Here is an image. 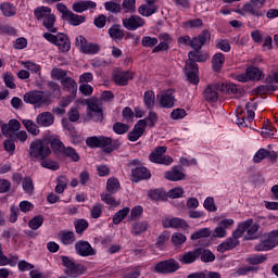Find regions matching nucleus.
Returning <instances> with one entry per match:
<instances>
[{
    "mask_svg": "<svg viewBox=\"0 0 278 278\" xmlns=\"http://www.w3.org/2000/svg\"><path fill=\"white\" fill-rule=\"evenodd\" d=\"M100 198L103 203H106V205H111L112 207H117L118 205V202H116L114 197L110 193H101Z\"/></svg>",
    "mask_w": 278,
    "mask_h": 278,
    "instance_id": "52",
    "label": "nucleus"
},
{
    "mask_svg": "<svg viewBox=\"0 0 278 278\" xmlns=\"http://www.w3.org/2000/svg\"><path fill=\"white\" fill-rule=\"evenodd\" d=\"M243 229H244V227L240 226V228H237L227 240H225L223 243H220L217 247L218 253H226V251H231V250L236 249V247H239L240 238H242Z\"/></svg>",
    "mask_w": 278,
    "mask_h": 278,
    "instance_id": "6",
    "label": "nucleus"
},
{
    "mask_svg": "<svg viewBox=\"0 0 278 278\" xmlns=\"http://www.w3.org/2000/svg\"><path fill=\"white\" fill-rule=\"evenodd\" d=\"M218 225L220 226L222 229L227 231V229L233 228V225H236V220H233L231 218H224L218 223Z\"/></svg>",
    "mask_w": 278,
    "mask_h": 278,
    "instance_id": "64",
    "label": "nucleus"
},
{
    "mask_svg": "<svg viewBox=\"0 0 278 278\" xmlns=\"http://www.w3.org/2000/svg\"><path fill=\"white\" fill-rule=\"evenodd\" d=\"M113 131L118 136H123V134H127L129 131V125L117 122L113 125Z\"/></svg>",
    "mask_w": 278,
    "mask_h": 278,
    "instance_id": "46",
    "label": "nucleus"
},
{
    "mask_svg": "<svg viewBox=\"0 0 278 278\" xmlns=\"http://www.w3.org/2000/svg\"><path fill=\"white\" fill-rule=\"evenodd\" d=\"M169 239L170 233H168L167 231L162 232L156 240V247L159 249H164V245L166 244V242H168Z\"/></svg>",
    "mask_w": 278,
    "mask_h": 278,
    "instance_id": "56",
    "label": "nucleus"
},
{
    "mask_svg": "<svg viewBox=\"0 0 278 278\" xmlns=\"http://www.w3.org/2000/svg\"><path fill=\"white\" fill-rule=\"evenodd\" d=\"M245 262L252 266H257V264H264L266 257L264 254H251L245 258Z\"/></svg>",
    "mask_w": 278,
    "mask_h": 278,
    "instance_id": "36",
    "label": "nucleus"
},
{
    "mask_svg": "<svg viewBox=\"0 0 278 278\" xmlns=\"http://www.w3.org/2000/svg\"><path fill=\"white\" fill-rule=\"evenodd\" d=\"M42 223H45V217H42V215H37L29 220L28 227L36 231L37 229H40V227H42Z\"/></svg>",
    "mask_w": 278,
    "mask_h": 278,
    "instance_id": "45",
    "label": "nucleus"
},
{
    "mask_svg": "<svg viewBox=\"0 0 278 278\" xmlns=\"http://www.w3.org/2000/svg\"><path fill=\"white\" fill-rule=\"evenodd\" d=\"M270 155V152L266 149H260L253 160L256 164H260V162H262V160H266V157H268Z\"/></svg>",
    "mask_w": 278,
    "mask_h": 278,
    "instance_id": "55",
    "label": "nucleus"
},
{
    "mask_svg": "<svg viewBox=\"0 0 278 278\" xmlns=\"http://www.w3.org/2000/svg\"><path fill=\"white\" fill-rule=\"evenodd\" d=\"M200 260L204 263L214 262V260H216V255H214V253H212V251L210 250H204L200 248Z\"/></svg>",
    "mask_w": 278,
    "mask_h": 278,
    "instance_id": "44",
    "label": "nucleus"
},
{
    "mask_svg": "<svg viewBox=\"0 0 278 278\" xmlns=\"http://www.w3.org/2000/svg\"><path fill=\"white\" fill-rule=\"evenodd\" d=\"M122 9L125 10L126 13L136 12V0H124Z\"/></svg>",
    "mask_w": 278,
    "mask_h": 278,
    "instance_id": "57",
    "label": "nucleus"
},
{
    "mask_svg": "<svg viewBox=\"0 0 278 278\" xmlns=\"http://www.w3.org/2000/svg\"><path fill=\"white\" fill-rule=\"evenodd\" d=\"M232 78L242 84H247V81H260V79H264V72L262 71H245L241 74H233Z\"/></svg>",
    "mask_w": 278,
    "mask_h": 278,
    "instance_id": "14",
    "label": "nucleus"
},
{
    "mask_svg": "<svg viewBox=\"0 0 278 278\" xmlns=\"http://www.w3.org/2000/svg\"><path fill=\"white\" fill-rule=\"evenodd\" d=\"M104 8L108 12H112V14H118L121 12L122 7L117 2L108 1L104 3Z\"/></svg>",
    "mask_w": 278,
    "mask_h": 278,
    "instance_id": "48",
    "label": "nucleus"
},
{
    "mask_svg": "<svg viewBox=\"0 0 278 278\" xmlns=\"http://www.w3.org/2000/svg\"><path fill=\"white\" fill-rule=\"evenodd\" d=\"M212 64L214 71H220V68H223V64H225V54L219 52L213 55Z\"/></svg>",
    "mask_w": 278,
    "mask_h": 278,
    "instance_id": "39",
    "label": "nucleus"
},
{
    "mask_svg": "<svg viewBox=\"0 0 278 278\" xmlns=\"http://www.w3.org/2000/svg\"><path fill=\"white\" fill-rule=\"evenodd\" d=\"M186 79L189 84H192V86H199V81H201L199 77V72L197 71H187Z\"/></svg>",
    "mask_w": 278,
    "mask_h": 278,
    "instance_id": "42",
    "label": "nucleus"
},
{
    "mask_svg": "<svg viewBox=\"0 0 278 278\" xmlns=\"http://www.w3.org/2000/svg\"><path fill=\"white\" fill-rule=\"evenodd\" d=\"M278 244V230H273L268 233L264 235L263 242L256 244L254 247L255 251H270V249H275Z\"/></svg>",
    "mask_w": 278,
    "mask_h": 278,
    "instance_id": "10",
    "label": "nucleus"
},
{
    "mask_svg": "<svg viewBox=\"0 0 278 278\" xmlns=\"http://www.w3.org/2000/svg\"><path fill=\"white\" fill-rule=\"evenodd\" d=\"M73 12H77V14H81L83 12H86L87 10H97V2L91 0H80L78 2H75L72 5Z\"/></svg>",
    "mask_w": 278,
    "mask_h": 278,
    "instance_id": "22",
    "label": "nucleus"
},
{
    "mask_svg": "<svg viewBox=\"0 0 278 278\" xmlns=\"http://www.w3.org/2000/svg\"><path fill=\"white\" fill-rule=\"evenodd\" d=\"M22 124L24 125L25 129H27L28 134L31 136H38L40 134V129L38 128V124L31 119H22Z\"/></svg>",
    "mask_w": 278,
    "mask_h": 278,
    "instance_id": "34",
    "label": "nucleus"
},
{
    "mask_svg": "<svg viewBox=\"0 0 278 278\" xmlns=\"http://www.w3.org/2000/svg\"><path fill=\"white\" fill-rule=\"evenodd\" d=\"M28 155L30 160H35L37 162L47 160V157L51 155V147H49V142L36 139L29 144Z\"/></svg>",
    "mask_w": 278,
    "mask_h": 278,
    "instance_id": "3",
    "label": "nucleus"
},
{
    "mask_svg": "<svg viewBox=\"0 0 278 278\" xmlns=\"http://www.w3.org/2000/svg\"><path fill=\"white\" fill-rule=\"evenodd\" d=\"M75 45L78 47L81 51V53H85L86 55H96V53H99L101 48L97 43L88 42L86 40V37L78 35L75 38Z\"/></svg>",
    "mask_w": 278,
    "mask_h": 278,
    "instance_id": "9",
    "label": "nucleus"
},
{
    "mask_svg": "<svg viewBox=\"0 0 278 278\" xmlns=\"http://www.w3.org/2000/svg\"><path fill=\"white\" fill-rule=\"evenodd\" d=\"M165 179H168V181H181L186 179V174L179 167L174 166L172 170L165 172Z\"/></svg>",
    "mask_w": 278,
    "mask_h": 278,
    "instance_id": "28",
    "label": "nucleus"
},
{
    "mask_svg": "<svg viewBox=\"0 0 278 278\" xmlns=\"http://www.w3.org/2000/svg\"><path fill=\"white\" fill-rule=\"evenodd\" d=\"M65 21H67L70 25H73L74 27H77L78 25H81V23H86V16L77 15V14L73 13V11H72L65 17Z\"/></svg>",
    "mask_w": 278,
    "mask_h": 278,
    "instance_id": "33",
    "label": "nucleus"
},
{
    "mask_svg": "<svg viewBox=\"0 0 278 278\" xmlns=\"http://www.w3.org/2000/svg\"><path fill=\"white\" fill-rule=\"evenodd\" d=\"M109 35L112 40H123L125 38V30L119 24H114L109 28Z\"/></svg>",
    "mask_w": 278,
    "mask_h": 278,
    "instance_id": "32",
    "label": "nucleus"
},
{
    "mask_svg": "<svg viewBox=\"0 0 278 278\" xmlns=\"http://www.w3.org/2000/svg\"><path fill=\"white\" fill-rule=\"evenodd\" d=\"M121 188V182L116 178H109L106 182V190L110 194H116Z\"/></svg>",
    "mask_w": 278,
    "mask_h": 278,
    "instance_id": "37",
    "label": "nucleus"
},
{
    "mask_svg": "<svg viewBox=\"0 0 278 278\" xmlns=\"http://www.w3.org/2000/svg\"><path fill=\"white\" fill-rule=\"evenodd\" d=\"M166 151H168L166 146L154 148L149 155L150 162H153L154 164H163L164 166H170V164H173V157L165 155Z\"/></svg>",
    "mask_w": 278,
    "mask_h": 278,
    "instance_id": "8",
    "label": "nucleus"
},
{
    "mask_svg": "<svg viewBox=\"0 0 278 278\" xmlns=\"http://www.w3.org/2000/svg\"><path fill=\"white\" fill-rule=\"evenodd\" d=\"M129 167L131 168V177L135 184L144 179H151V172L147 167L142 166L138 159L132 160L129 163Z\"/></svg>",
    "mask_w": 278,
    "mask_h": 278,
    "instance_id": "7",
    "label": "nucleus"
},
{
    "mask_svg": "<svg viewBox=\"0 0 278 278\" xmlns=\"http://www.w3.org/2000/svg\"><path fill=\"white\" fill-rule=\"evenodd\" d=\"M34 16L36 20L40 21L42 27L47 29L46 34H58V28L55 27V21L58 17L49 7H38L34 10Z\"/></svg>",
    "mask_w": 278,
    "mask_h": 278,
    "instance_id": "1",
    "label": "nucleus"
},
{
    "mask_svg": "<svg viewBox=\"0 0 278 278\" xmlns=\"http://www.w3.org/2000/svg\"><path fill=\"white\" fill-rule=\"evenodd\" d=\"M149 229V222L147 220H141V222H136L131 225V235L132 236H140L141 233H144Z\"/></svg>",
    "mask_w": 278,
    "mask_h": 278,
    "instance_id": "31",
    "label": "nucleus"
},
{
    "mask_svg": "<svg viewBox=\"0 0 278 278\" xmlns=\"http://www.w3.org/2000/svg\"><path fill=\"white\" fill-rule=\"evenodd\" d=\"M237 14H240L241 16H247V14H250V16H256L260 18V16H264V12L258 11L255 5L252 3H245L242 5L241 9L236 10Z\"/></svg>",
    "mask_w": 278,
    "mask_h": 278,
    "instance_id": "25",
    "label": "nucleus"
},
{
    "mask_svg": "<svg viewBox=\"0 0 278 278\" xmlns=\"http://www.w3.org/2000/svg\"><path fill=\"white\" fill-rule=\"evenodd\" d=\"M155 12H156L155 9L148 7L147 4H141L138 8V13L141 16H146V17L153 16V14H155Z\"/></svg>",
    "mask_w": 278,
    "mask_h": 278,
    "instance_id": "47",
    "label": "nucleus"
},
{
    "mask_svg": "<svg viewBox=\"0 0 278 278\" xmlns=\"http://www.w3.org/2000/svg\"><path fill=\"white\" fill-rule=\"evenodd\" d=\"M91 218H101V214H103V204L96 203L90 211Z\"/></svg>",
    "mask_w": 278,
    "mask_h": 278,
    "instance_id": "59",
    "label": "nucleus"
},
{
    "mask_svg": "<svg viewBox=\"0 0 278 278\" xmlns=\"http://www.w3.org/2000/svg\"><path fill=\"white\" fill-rule=\"evenodd\" d=\"M122 25L128 31H136V29H140V27H144L147 22L139 15H130L129 17L122 18Z\"/></svg>",
    "mask_w": 278,
    "mask_h": 278,
    "instance_id": "13",
    "label": "nucleus"
},
{
    "mask_svg": "<svg viewBox=\"0 0 278 278\" xmlns=\"http://www.w3.org/2000/svg\"><path fill=\"white\" fill-rule=\"evenodd\" d=\"M143 103L148 110L155 108V92L148 90L143 94Z\"/></svg>",
    "mask_w": 278,
    "mask_h": 278,
    "instance_id": "35",
    "label": "nucleus"
},
{
    "mask_svg": "<svg viewBox=\"0 0 278 278\" xmlns=\"http://www.w3.org/2000/svg\"><path fill=\"white\" fill-rule=\"evenodd\" d=\"M25 103H30L31 105H45L47 103V98L42 91H29L24 96Z\"/></svg>",
    "mask_w": 278,
    "mask_h": 278,
    "instance_id": "17",
    "label": "nucleus"
},
{
    "mask_svg": "<svg viewBox=\"0 0 278 278\" xmlns=\"http://www.w3.org/2000/svg\"><path fill=\"white\" fill-rule=\"evenodd\" d=\"M129 214V207H124L113 216V225H121L127 215Z\"/></svg>",
    "mask_w": 278,
    "mask_h": 278,
    "instance_id": "38",
    "label": "nucleus"
},
{
    "mask_svg": "<svg viewBox=\"0 0 278 278\" xmlns=\"http://www.w3.org/2000/svg\"><path fill=\"white\" fill-rule=\"evenodd\" d=\"M1 36H16V29L8 24L0 25Z\"/></svg>",
    "mask_w": 278,
    "mask_h": 278,
    "instance_id": "54",
    "label": "nucleus"
},
{
    "mask_svg": "<svg viewBox=\"0 0 278 278\" xmlns=\"http://www.w3.org/2000/svg\"><path fill=\"white\" fill-rule=\"evenodd\" d=\"M216 47L220 51H224V53H229V51H231V45L227 39H217Z\"/></svg>",
    "mask_w": 278,
    "mask_h": 278,
    "instance_id": "49",
    "label": "nucleus"
},
{
    "mask_svg": "<svg viewBox=\"0 0 278 278\" xmlns=\"http://www.w3.org/2000/svg\"><path fill=\"white\" fill-rule=\"evenodd\" d=\"M157 101L161 108H166L170 110V108L175 106V96H173V90L165 91L157 96Z\"/></svg>",
    "mask_w": 278,
    "mask_h": 278,
    "instance_id": "23",
    "label": "nucleus"
},
{
    "mask_svg": "<svg viewBox=\"0 0 278 278\" xmlns=\"http://www.w3.org/2000/svg\"><path fill=\"white\" fill-rule=\"evenodd\" d=\"M155 273L168 274V273H177L179 270V263L177 261L170 258L163 262H160L154 267Z\"/></svg>",
    "mask_w": 278,
    "mask_h": 278,
    "instance_id": "16",
    "label": "nucleus"
},
{
    "mask_svg": "<svg viewBox=\"0 0 278 278\" xmlns=\"http://www.w3.org/2000/svg\"><path fill=\"white\" fill-rule=\"evenodd\" d=\"M86 144L90 149H103L105 153H112L121 147V141L112 140V138L105 136H93L86 139Z\"/></svg>",
    "mask_w": 278,
    "mask_h": 278,
    "instance_id": "2",
    "label": "nucleus"
},
{
    "mask_svg": "<svg viewBox=\"0 0 278 278\" xmlns=\"http://www.w3.org/2000/svg\"><path fill=\"white\" fill-rule=\"evenodd\" d=\"M62 153L65 155V157H70L72 162H79L80 160L79 153H77V150H75L73 147H66Z\"/></svg>",
    "mask_w": 278,
    "mask_h": 278,
    "instance_id": "41",
    "label": "nucleus"
},
{
    "mask_svg": "<svg viewBox=\"0 0 278 278\" xmlns=\"http://www.w3.org/2000/svg\"><path fill=\"white\" fill-rule=\"evenodd\" d=\"M162 225L165 229H188V223L186 222V219H181L178 217L164 218L162 220Z\"/></svg>",
    "mask_w": 278,
    "mask_h": 278,
    "instance_id": "20",
    "label": "nucleus"
},
{
    "mask_svg": "<svg viewBox=\"0 0 278 278\" xmlns=\"http://www.w3.org/2000/svg\"><path fill=\"white\" fill-rule=\"evenodd\" d=\"M61 261L65 267L64 273L67 277L77 278L86 273V267H84V265L75 263L73 258L68 256H61Z\"/></svg>",
    "mask_w": 278,
    "mask_h": 278,
    "instance_id": "5",
    "label": "nucleus"
},
{
    "mask_svg": "<svg viewBox=\"0 0 278 278\" xmlns=\"http://www.w3.org/2000/svg\"><path fill=\"white\" fill-rule=\"evenodd\" d=\"M50 144L53 151H59L60 153H63V151L66 149L64 143L59 138H53L50 140Z\"/></svg>",
    "mask_w": 278,
    "mask_h": 278,
    "instance_id": "60",
    "label": "nucleus"
},
{
    "mask_svg": "<svg viewBox=\"0 0 278 278\" xmlns=\"http://www.w3.org/2000/svg\"><path fill=\"white\" fill-rule=\"evenodd\" d=\"M243 227L241 231V237L244 236L245 231V240H255L257 238V231H260V225L257 223H253V219H248L238 225L237 229Z\"/></svg>",
    "mask_w": 278,
    "mask_h": 278,
    "instance_id": "12",
    "label": "nucleus"
},
{
    "mask_svg": "<svg viewBox=\"0 0 278 278\" xmlns=\"http://www.w3.org/2000/svg\"><path fill=\"white\" fill-rule=\"evenodd\" d=\"M203 207L207 210V212H216L218 210L216 207V203L214 202V198L208 197L204 200Z\"/></svg>",
    "mask_w": 278,
    "mask_h": 278,
    "instance_id": "61",
    "label": "nucleus"
},
{
    "mask_svg": "<svg viewBox=\"0 0 278 278\" xmlns=\"http://www.w3.org/2000/svg\"><path fill=\"white\" fill-rule=\"evenodd\" d=\"M42 38L50 42V45L58 47L61 53H68V51H71V39L63 33H59L56 35L43 33Z\"/></svg>",
    "mask_w": 278,
    "mask_h": 278,
    "instance_id": "4",
    "label": "nucleus"
},
{
    "mask_svg": "<svg viewBox=\"0 0 278 278\" xmlns=\"http://www.w3.org/2000/svg\"><path fill=\"white\" fill-rule=\"evenodd\" d=\"M147 129V119H139L135 125L134 129L128 134V140L130 142H136L142 138V134Z\"/></svg>",
    "mask_w": 278,
    "mask_h": 278,
    "instance_id": "18",
    "label": "nucleus"
},
{
    "mask_svg": "<svg viewBox=\"0 0 278 278\" xmlns=\"http://www.w3.org/2000/svg\"><path fill=\"white\" fill-rule=\"evenodd\" d=\"M42 168H48L49 170H60V164L51 160H41Z\"/></svg>",
    "mask_w": 278,
    "mask_h": 278,
    "instance_id": "51",
    "label": "nucleus"
},
{
    "mask_svg": "<svg viewBox=\"0 0 278 278\" xmlns=\"http://www.w3.org/2000/svg\"><path fill=\"white\" fill-rule=\"evenodd\" d=\"M0 10L3 16H14L16 14V8L10 2L0 4Z\"/></svg>",
    "mask_w": 278,
    "mask_h": 278,
    "instance_id": "40",
    "label": "nucleus"
},
{
    "mask_svg": "<svg viewBox=\"0 0 278 278\" xmlns=\"http://www.w3.org/2000/svg\"><path fill=\"white\" fill-rule=\"evenodd\" d=\"M212 230L210 228H201L191 235V240H201V238H210Z\"/></svg>",
    "mask_w": 278,
    "mask_h": 278,
    "instance_id": "43",
    "label": "nucleus"
},
{
    "mask_svg": "<svg viewBox=\"0 0 278 278\" xmlns=\"http://www.w3.org/2000/svg\"><path fill=\"white\" fill-rule=\"evenodd\" d=\"M129 79H134L132 72L119 71L113 76V81L117 86H127V81H129Z\"/></svg>",
    "mask_w": 278,
    "mask_h": 278,
    "instance_id": "26",
    "label": "nucleus"
},
{
    "mask_svg": "<svg viewBox=\"0 0 278 278\" xmlns=\"http://www.w3.org/2000/svg\"><path fill=\"white\" fill-rule=\"evenodd\" d=\"M87 116H89L91 121H93L94 123L103 121V111L101 110V106H99V103H97V101L92 99L87 100Z\"/></svg>",
    "mask_w": 278,
    "mask_h": 278,
    "instance_id": "15",
    "label": "nucleus"
},
{
    "mask_svg": "<svg viewBox=\"0 0 278 278\" xmlns=\"http://www.w3.org/2000/svg\"><path fill=\"white\" fill-rule=\"evenodd\" d=\"M36 123L38 127H51L55 123V116L51 112H42L37 115Z\"/></svg>",
    "mask_w": 278,
    "mask_h": 278,
    "instance_id": "24",
    "label": "nucleus"
},
{
    "mask_svg": "<svg viewBox=\"0 0 278 278\" xmlns=\"http://www.w3.org/2000/svg\"><path fill=\"white\" fill-rule=\"evenodd\" d=\"M143 212L144 210L140 205L132 207L130 211V220H138V218L142 216Z\"/></svg>",
    "mask_w": 278,
    "mask_h": 278,
    "instance_id": "63",
    "label": "nucleus"
},
{
    "mask_svg": "<svg viewBox=\"0 0 278 278\" xmlns=\"http://www.w3.org/2000/svg\"><path fill=\"white\" fill-rule=\"evenodd\" d=\"M53 79H60L63 87L72 92V94H77V83L75 79L67 77L66 74L62 71H53L51 74Z\"/></svg>",
    "mask_w": 278,
    "mask_h": 278,
    "instance_id": "11",
    "label": "nucleus"
},
{
    "mask_svg": "<svg viewBox=\"0 0 278 278\" xmlns=\"http://www.w3.org/2000/svg\"><path fill=\"white\" fill-rule=\"evenodd\" d=\"M186 237L184 233L181 232H175L173 236H172V242L173 244H175V247H179L181 244H184V242H186Z\"/></svg>",
    "mask_w": 278,
    "mask_h": 278,
    "instance_id": "62",
    "label": "nucleus"
},
{
    "mask_svg": "<svg viewBox=\"0 0 278 278\" xmlns=\"http://www.w3.org/2000/svg\"><path fill=\"white\" fill-rule=\"evenodd\" d=\"M61 241L65 245L73 244V242H75V232L73 231L64 232L61 236Z\"/></svg>",
    "mask_w": 278,
    "mask_h": 278,
    "instance_id": "58",
    "label": "nucleus"
},
{
    "mask_svg": "<svg viewBox=\"0 0 278 278\" xmlns=\"http://www.w3.org/2000/svg\"><path fill=\"white\" fill-rule=\"evenodd\" d=\"M210 38V30H203L200 35L191 39L190 47H192L194 51H201V49H203V46L206 45Z\"/></svg>",
    "mask_w": 278,
    "mask_h": 278,
    "instance_id": "21",
    "label": "nucleus"
},
{
    "mask_svg": "<svg viewBox=\"0 0 278 278\" xmlns=\"http://www.w3.org/2000/svg\"><path fill=\"white\" fill-rule=\"evenodd\" d=\"M75 251L80 257H90L91 255L97 254L88 241H77L75 243Z\"/></svg>",
    "mask_w": 278,
    "mask_h": 278,
    "instance_id": "19",
    "label": "nucleus"
},
{
    "mask_svg": "<svg viewBox=\"0 0 278 278\" xmlns=\"http://www.w3.org/2000/svg\"><path fill=\"white\" fill-rule=\"evenodd\" d=\"M201 255V249H195L190 252H186L178 256V261L181 262V264H193V262H197V258Z\"/></svg>",
    "mask_w": 278,
    "mask_h": 278,
    "instance_id": "27",
    "label": "nucleus"
},
{
    "mask_svg": "<svg viewBox=\"0 0 278 278\" xmlns=\"http://www.w3.org/2000/svg\"><path fill=\"white\" fill-rule=\"evenodd\" d=\"M66 186H68V182H66V178L64 176L59 177L54 192H56V194H62V192L66 190Z\"/></svg>",
    "mask_w": 278,
    "mask_h": 278,
    "instance_id": "53",
    "label": "nucleus"
},
{
    "mask_svg": "<svg viewBox=\"0 0 278 278\" xmlns=\"http://www.w3.org/2000/svg\"><path fill=\"white\" fill-rule=\"evenodd\" d=\"M215 88L225 94H238V87L231 83H218L215 85Z\"/></svg>",
    "mask_w": 278,
    "mask_h": 278,
    "instance_id": "30",
    "label": "nucleus"
},
{
    "mask_svg": "<svg viewBox=\"0 0 278 278\" xmlns=\"http://www.w3.org/2000/svg\"><path fill=\"white\" fill-rule=\"evenodd\" d=\"M157 42H159L157 38L151 37V36H146L141 40L142 47L150 48V49L155 47Z\"/></svg>",
    "mask_w": 278,
    "mask_h": 278,
    "instance_id": "50",
    "label": "nucleus"
},
{
    "mask_svg": "<svg viewBox=\"0 0 278 278\" xmlns=\"http://www.w3.org/2000/svg\"><path fill=\"white\" fill-rule=\"evenodd\" d=\"M204 99L208 103H216L218 101V89L216 85H208L204 90Z\"/></svg>",
    "mask_w": 278,
    "mask_h": 278,
    "instance_id": "29",
    "label": "nucleus"
}]
</instances>
